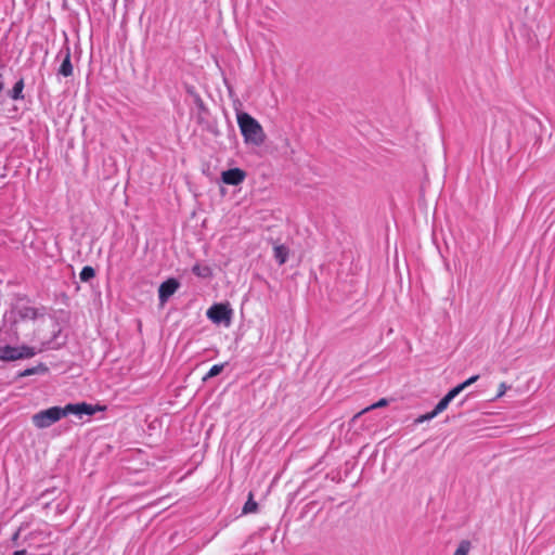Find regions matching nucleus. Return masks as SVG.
Returning a JSON list of instances; mask_svg holds the SVG:
<instances>
[{
  "mask_svg": "<svg viewBox=\"0 0 555 555\" xmlns=\"http://www.w3.org/2000/svg\"><path fill=\"white\" fill-rule=\"evenodd\" d=\"M236 119L245 144L259 147L264 143V130L256 118L246 112H237Z\"/></svg>",
  "mask_w": 555,
  "mask_h": 555,
  "instance_id": "f257e3e1",
  "label": "nucleus"
},
{
  "mask_svg": "<svg viewBox=\"0 0 555 555\" xmlns=\"http://www.w3.org/2000/svg\"><path fill=\"white\" fill-rule=\"evenodd\" d=\"M65 416L66 412L64 406H51L34 414L31 421L37 428L43 429L50 427Z\"/></svg>",
  "mask_w": 555,
  "mask_h": 555,
  "instance_id": "f03ea898",
  "label": "nucleus"
},
{
  "mask_svg": "<svg viewBox=\"0 0 555 555\" xmlns=\"http://www.w3.org/2000/svg\"><path fill=\"white\" fill-rule=\"evenodd\" d=\"M34 347L26 345L23 346H11L5 345L0 347V360L1 361H16L21 359H29L36 354Z\"/></svg>",
  "mask_w": 555,
  "mask_h": 555,
  "instance_id": "7ed1b4c3",
  "label": "nucleus"
},
{
  "mask_svg": "<svg viewBox=\"0 0 555 555\" xmlns=\"http://www.w3.org/2000/svg\"><path fill=\"white\" fill-rule=\"evenodd\" d=\"M206 315L216 324L229 326L232 319V309L228 304H215L207 310Z\"/></svg>",
  "mask_w": 555,
  "mask_h": 555,
  "instance_id": "20e7f679",
  "label": "nucleus"
},
{
  "mask_svg": "<svg viewBox=\"0 0 555 555\" xmlns=\"http://www.w3.org/2000/svg\"><path fill=\"white\" fill-rule=\"evenodd\" d=\"M66 416L69 414H74L78 416L79 418L82 417V415H93L98 411H103L104 408L101 405H92L87 402H80V403H68L64 406Z\"/></svg>",
  "mask_w": 555,
  "mask_h": 555,
  "instance_id": "39448f33",
  "label": "nucleus"
},
{
  "mask_svg": "<svg viewBox=\"0 0 555 555\" xmlns=\"http://www.w3.org/2000/svg\"><path fill=\"white\" fill-rule=\"evenodd\" d=\"M180 283L177 279L170 278L163 282L158 288V298L162 304H165L179 288Z\"/></svg>",
  "mask_w": 555,
  "mask_h": 555,
  "instance_id": "423d86ee",
  "label": "nucleus"
},
{
  "mask_svg": "<svg viewBox=\"0 0 555 555\" xmlns=\"http://www.w3.org/2000/svg\"><path fill=\"white\" fill-rule=\"evenodd\" d=\"M246 172L240 168H232L222 172L223 183L229 185H238L244 181Z\"/></svg>",
  "mask_w": 555,
  "mask_h": 555,
  "instance_id": "0eeeda50",
  "label": "nucleus"
},
{
  "mask_svg": "<svg viewBox=\"0 0 555 555\" xmlns=\"http://www.w3.org/2000/svg\"><path fill=\"white\" fill-rule=\"evenodd\" d=\"M59 75L63 77H69L73 75V65L70 61V49L68 47L65 48V56L64 60L57 70Z\"/></svg>",
  "mask_w": 555,
  "mask_h": 555,
  "instance_id": "6e6552de",
  "label": "nucleus"
},
{
  "mask_svg": "<svg viewBox=\"0 0 555 555\" xmlns=\"http://www.w3.org/2000/svg\"><path fill=\"white\" fill-rule=\"evenodd\" d=\"M25 88V82H24V78L21 77L13 86V88L8 92V95L14 100V101H18V100H24V93H23V90Z\"/></svg>",
  "mask_w": 555,
  "mask_h": 555,
  "instance_id": "1a4fd4ad",
  "label": "nucleus"
},
{
  "mask_svg": "<svg viewBox=\"0 0 555 555\" xmlns=\"http://www.w3.org/2000/svg\"><path fill=\"white\" fill-rule=\"evenodd\" d=\"M274 258L279 264H284L288 258V248L284 245H276L273 248Z\"/></svg>",
  "mask_w": 555,
  "mask_h": 555,
  "instance_id": "9d476101",
  "label": "nucleus"
},
{
  "mask_svg": "<svg viewBox=\"0 0 555 555\" xmlns=\"http://www.w3.org/2000/svg\"><path fill=\"white\" fill-rule=\"evenodd\" d=\"M46 372H48L47 365L43 363H39L36 366H33V367H29V369H26V370L20 372L18 377H27V376H30L34 374H43Z\"/></svg>",
  "mask_w": 555,
  "mask_h": 555,
  "instance_id": "9b49d317",
  "label": "nucleus"
},
{
  "mask_svg": "<svg viewBox=\"0 0 555 555\" xmlns=\"http://www.w3.org/2000/svg\"><path fill=\"white\" fill-rule=\"evenodd\" d=\"M192 272L196 276L203 278V279H208V278H210L212 275V271H211L210 267H208V266H201L198 263L193 266Z\"/></svg>",
  "mask_w": 555,
  "mask_h": 555,
  "instance_id": "f8f14e48",
  "label": "nucleus"
},
{
  "mask_svg": "<svg viewBox=\"0 0 555 555\" xmlns=\"http://www.w3.org/2000/svg\"><path fill=\"white\" fill-rule=\"evenodd\" d=\"M257 508H258V504L256 501H254L253 494L249 493V498L246 501V503L244 504L242 512H243V514H250V513L257 512Z\"/></svg>",
  "mask_w": 555,
  "mask_h": 555,
  "instance_id": "ddd939ff",
  "label": "nucleus"
},
{
  "mask_svg": "<svg viewBox=\"0 0 555 555\" xmlns=\"http://www.w3.org/2000/svg\"><path fill=\"white\" fill-rule=\"evenodd\" d=\"M94 276H95V270L90 266L83 267L79 274V278L82 282H88L91 279H93Z\"/></svg>",
  "mask_w": 555,
  "mask_h": 555,
  "instance_id": "4468645a",
  "label": "nucleus"
},
{
  "mask_svg": "<svg viewBox=\"0 0 555 555\" xmlns=\"http://www.w3.org/2000/svg\"><path fill=\"white\" fill-rule=\"evenodd\" d=\"M224 365H225V363L212 365L210 367V370L208 371V373L203 377V380L206 382L207 379L219 375L223 371Z\"/></svg>",
  "mask_w": 555,
  "mask_h": 555,
  "instance_id": "2eb2a0df",
  "label": "nucleus"
},
{
  "mask_svg": "<svg viewBox=\"0 0 555 555\" xmlns=\"http://www.w3.org/2000/svg\"><path fill=\"white\" fill-rule=\"evenodd\" d=\"M472 544L468 540H462L453 555H468Z\"/></svg>",
  "mask_w": 555,
  "mask_h": 555,
  "instance_id": "dca6fc26",
  "label": "nucleus"
},
{
  "mask_svg": "<svg viewBox=\"0 0 555 555\" xmlns=\"http://www.w3.org/2000/svg\"><path fill=\"white\" fill-rule=\"evenodd\" d=\"M452 400L448 397V396H444L435 406L434 411L435 413L438 415L439 413L443 412L449 403L451 402Z\"/></svg>",
  "mask_w": 555,
  "mask_h": 555,
  "instance_id": "f3484780",
  "label": "nucleus"
},
{
  "mask_svg": "<svg viewBox=\"0 0 555 555\" xmlns=\"http://www.w3.org/2000/svg\"><path fill=\"white\" fill-rule=\"evenodd\" d=\"M387 404H388L387 399L383 398V399L378 400L376 403H374V404H372V405H370V406L365 408L364 410H362V411L360 412V414L365 413V412H367V411H370V410H373V409H376V408L385 406V405H387Z\"/></svg>",
  "mask_w": 555,
  "mask_h": 555,
  "instance_id": "a211bd4d",
  "label": "nucleus"
},
{
  "mask_svg": "<svg viewBox=\"0 0 555 555\" xmlns=\"http://www.w3.org/2000/svg\"><path fill=\"white\" fill-rule=\"evenodd\" d=\"M436 416H437V414H436V413H435V411L433 410V411H431V412H429V413H426V414H423V415L418 416V417L416 418V421H415V422H416V423H424V422H426V421H430V420H433V418H434V417H436Z\"/></svg>",
  "mask_w": 555,
  "mask_h": 555,
  "instance_id": "6ab92c4d",
  "label": "nucleus"
},
{
  "mask_svg": "<svg viewBox=\"0 0 555 555\" xmlns=\"http://www.w3.org/2000/svg\"><path fill=\"white\" fill-rule=\"evenodd\" d=\"M463 391V388L462 386L459 384L457 386H455L454 388H452L451 390H449V392L446 395L448 396L451 400H453L457 395H460L461 392Z\"/></svg>",
  "mask_w": 555,
  "mask_h": 555,
  "instance_id": "aec40b11",
  "label": "nucleus"
},
{
  "mask_svg": "<svg viewBox=\"0 0 555 555\" xmlns=\"http://www.w3.org/2000/svg\"><path fill=\"white\" fill-rule=\"evenodd\" d=\"M478 378H479V375H474V376L469 377L468 379H466L465 382L461 383L460 385L462 386V388L464 390L465 388H467L468 386H470L472 384L477 382Z\"/></svg>",
  "mask_w": 555,
  "mask_h": 555,
  "instance_id": "412c9836",
  "label": "nucleus"
},
{
  "mask_svg": "<svg viewBox=\"0 0 555 555\" xmlns=\"http://www.w3.org/2000/svg\"><path fill=\"white\" fill-rule=\"evenodd\" d=\"M194 99H195V103L197 104V106H198L199 108H204V102H203V100L201 99V96H199L198 94H195Z\"/></svg>",
  "mask_w": 555,
  "mask_h": 555,
  "instance_id": "4be33fe9",
  "label": "nucleus"
},
{
  "mask_svg": "<svg viewBox=\"0 0 555 555\" xmlns=\"http://www.w3.org/2000/svg\"><path fill=\"white\" fill-rule=\"evenodd\" d=\"M506 388L507 387H506L505 383H501L500 384V390H499V393H498L496 397L499 398V397L503 396L505 393V391H506Z\"/></svg>",
  "mask_w": 555,
  "mask_h": 555,
  "instance_id": "5701e85b",
  "label": "nucleus"
},
{
  "mask_svg": "<svg viewBox=\"0 0 555 555\" xmlns=\"http://www.w3.org/2000/svg\"><path fill=\"white\" fill-rule=\"evenodd\" d=\"M20 532H21V529H18L13 535H12V542L14 545H17V541H18V538H20Z\"/></svg>",
  "mask_w": 555,
  "mask_h": 555,
  "instance_id": "b1692460",
  "label": "nucleus"
},
{
  "mask_svg": "<svg viewBox=\"0 0 555 555\" xmlns=\"http://www.w3.org/2000/svg\"><path fill=\"white\" fill-rule=\"evenodd\" d=\"M3 89H4V76L0 72V93L3 91Z\"/></svg>",
  "mask_w": 555,
  "mask_h": 555,
  "instance_id": "393cba45",
  "label": "nucleus"
},
{
  "mask_svg": "<svg viewBox=\"0 0 555 555\" xmlns=\"http://www.w3.org/2000/svg\"><path fill=\"white\" fill-rule=\"evenodd\" d=\"M13 555H27V551H26V550L15 551V552L13 553Z\"/></svg>",
  "mask_w": 555,
  "mask_h": 555,
  "instance_id": "a878e982",
  "label": "nucleus"
}]
</instances>
